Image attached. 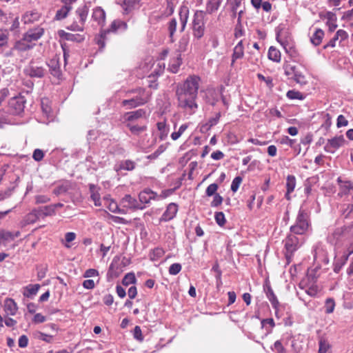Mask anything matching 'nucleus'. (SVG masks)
Segmentation results:
<instances>
[{
  "label": "nucleus",
  "instance_id": "41",
  "mask_svg": "<svg viewBox=\"0 0 353 353\" xmlns=\"http://www.w3.org/2000/svg\"><path fill=\"white\" fill-rule=\"evenodd\" d=\"M181 63L182 60L181 58V54H177L176 58H174L171 60V62L170 63L171 71L174 73L176 72Z\"/></svg>",
  "mask_w": 353,
  "mask_h": 353
},
{
  "label": "nucleus",
  "instance_id": "11",
  "mask_svg": "<svg viewBox=\"0 0 353 353\" xmlns=\"http://www.w3.org/2000/svg\"><path fill=\"white\" fill-rule=\"evenodd\" d=\"M120 204L123 207V209L125 208L127 210H143L145 208L144 205H141L139 202L130 194L125 195L121 199Z\"/></svg>",
  "mask_w": 353,
  "mask_h": 353
},
{
  "label": "nucleus",
  "instance_id": "63",
  "mask_svg": "<svg viewBox=\"0 0 353 353\" xmlns=\"http://www.w3.org/2000/svg\"><path fill=\"white\" fill-rule=\"evenodd\" d=\"M181 270V265L176 263L172 264L169 268V273L171 275H176Z\"/></svg>",
  "mask_w": 353,
  "mask_h": 353
},
{
  "label": "nucleus",
  "instance_id": "16",
  "mask_svg": "<svg viewBox=\"0 0 353 353\" xmlns=\"http://www.w3.org/2000/svg\"><path fill=\"white\" fill-rule=\"evenodd\" d=\"M43 34V30L41 28H37L34 29H32L28 30L23 35V41L27 43H31L32 41H36L39 39L41 36Z\"/></svg>",
  "mask_w": 353,
  "mask_h": 353
},
{
  "label": "nucleus",
  "instance_id": "20",
  "mask_svg": "<svg viewBox=\"0 0 353 353\" xmlns=\"http://www.w3.org/2000/svg\"><path fill=\"white\" fill-rule=\"evenodd\" d=\"M4 310L8 315L14 316L18 310L16 302L10 298H7L4 301Z\"/></svg>",
  "mask_w": 353,
  "mask_h": 353
},
{
  "label": "nucleus",
  "instance_id": "31",
  "mask_svg": "<svg viewBox=\"0 0 353 353\" xmlns=\"http://www.w3.org/2000/svg\"><path fill=\"white\" fill-rule=\"evenodd\" d=\"M70 188V184L68 181H63L58 184L57 187L53 190V194L56 196H59L66 193Z\"/></svg>",
  "mask_w": 353,
  "mask_h": 353
},
{
  "label": "nucleus",
  "instance_id": "51",
  "mask_svg": "<svg viewBox=\"0 0 353 353\" xmlns=\"http://www.w3.org/2000/svg\"><path fill=\"white\" fill-rule=\"evenodd\" d=\"M121 105L123 107H125L127 109H132L139 106V103H137L135 100L132 99L130 97H128V99L123 100Z\"/></svg>",
  "mask_w": 353,
  "mask_h": 353
},
{
  "label": "nucleus",
  "instance_id": "40",
  "mask_svg": "<svg viewBox=\"0 0 353 353\" xmlns=\"http://www.w3.org/2000/svg\"><path fill=\"white\" fill-rule=\"evenodd\" d=\"M121 28H123V29L125 30L127 28V24L123 21L115 20L112 21L110 28L106 30H109L108 33H110V32H114Z\"/></svg>",
  "mask_w": 353,
  "mask_h": 353
},
{
  "label": "nucleus",
  "instance_id": "12",
  "mask_svg": "<svg viewBox=\"0 0 353 353\" xmlns=\"http://www.w3.org/2000/svg\"><path fill=\"white\" fill-rule=\"evenodd\" d=\"M25 72L30 77L42 78L46 74V70L43 67L37 65L34 61H31L25 69Z\"/></svg>",
  "mask_w": 353,
  "mask_h": 353
},
{
  "label": "nucleus",
  "instance_id": "39",
  "mask_svg": "<svg viewBox=\"0 0 353 353\" xmlns=\"http://www.w3.org/2000/svg\"><path fill=\"white\" fill-rule=\"evenodd\" d=\"M90 190L91 192L90 198L94 201V205L101 206V203L100 194L97 191H95V187L94 185H90Z\"/></svg>",
  "mask_w": 353,
  "mask_h": 353
},
{
  "label": "nucleus",
  "instance_id": "49",
  "mask_svg": "<svg viewBox=\"0 0 353 353\" xmlns=\"http://www.w3.org/2000/svg\"><path fill=\"white\" fill-rule=\"evenodd\" d=\"M346 230L345 226L339 227L334 230L332 233V236L334 240H339L345 233Z\"/></svg>",
  "mask_w": 353,
  "mask_h": 353
},
{
  "label": "nucleus",
  "instance_id": "56",
  "mask_svg": "<svg viewBox=\"0 0 353 353\" xmlns=\"http://www.w3.org/2000/svg\"><path fill=\"white\" fill-rule=\"evenodd\" d=\"M65 39L68 41L81 42L84 40V37L80 34H74L71 33L65 34Z\"/></svg>",
  "mask_w": 353,
  "mask_h": 353
},
{
  "label": "nucleus",
  "instance_id": "44",
  "mask_svg": "<svg viewBox=\"0 0 353 353\" xmlns=\"http://www.w3.org/2000/svg\"><path fill=\"white\" fill-rule=\"evenodd\" d=\"M274 326L275 323L272 318L265 319L261 321V327L262 328L265 327L268 333H270Z\"/></svg>",
  "mask_w": 353,
  "mask_h": 353
},
{
  "label": "nucleus",
  "instance_id": "15",
  "mask_svg": "<svg viewBox=\"0 0 353 353\" xmlns=\"http://www.w3.org/2000/svg\"><path fill=\"white\" fill-rule=\"evenodd\" d=\"M178 212V205L174 203H170L162 214L161 221L167 222L173 219Z\"/></svg>",
  "mask_w": 353,
  "mask_h": 353
},
{
  "label": "nucleus",
  "instance_id": "33",
  "mask_svg": "<svg viewBox=\"0 0 353 353\" xmlns=\"http://www.w3.org/2000/svg\"><path fill=\"white\" fill-rule=\"evenodd\" d=\"M40 216L38 209L34 210L25 216L24 222L26 224H32L35 223Z\"/></svg>",
  "mask_w": 353,
  "mask_h": 353
},
{
  "label": "nucleus",
  "instance_id": "18",
  "mask_svg": "<svg viewBox=\"0 0 353 353\" xmlns=\"http://www.w3.org/2000/svg\"><path fill=\"white\" fill-rule=\"evenodd\" d=\"M146 112L143 109H139L135 111L127 112L124 115V119L127 123H135L141 118L145 117Z\"/></svg>",
  "mask_w": 353,
  "mask_h": 353
},
{
  "label": "nucleus",
  "instance_id": "14",
  "mask_svg": "<svg viewBox=\"0 0 353 353\" xmlns=\"http://www.w3.org/2000/svg\"><path fill=\"white\" fill-rule=\"evenodd\" d=\"M157 198L158 194L156 192L149 188H146L139 193V201H138L143 205V204L149 203L151 200H157Z\"/></svg>",
  "mask_w": 353,
  "mask_h": 353
},
{
  "label": "nucleus",
  "instance_id": "61",
  "mask_svg": "<svg viewBox=\"0 0 353 353\" xmlns=\"http://www.w3.org/2000/svg\"><path fill=\"white\" fill-rule=\"evenodd\" d=\"M218 184L216 183H212L210 185L208 186L205 190V194L208 196H211L214 194H216V192L218 190Z\"/></svg>",
  "mask_w": 353,
  "mask_h": 353
},
{
  "label": "nucleus",
  "instance_id": "4",
  "mask_svg": "<svg viewBox=\"0 0 353 353\" xmlns=\"http://www.w3.org/2000/svg\"><path fill=\"white\" fill-rule=\"evenodd\" d=\"M313 270H309L307 278L302 280L299 283V288L305 290V293L310 296H315L319 292V288L318 285L314 284L316 281V277L314 274L312 273Z\"/></svg>",
  "mask_w": 353,
  "mask_h": 353
},
{
  "label": "nucleus",
  "instance_id": "62",
  "mask_svg": "<svg viewBox=\"0 0 353 353\" xmlns=\"http://www.w3.org/2000/svg\"><path fill=\"white\" fill-rule=\"evenodd\" d=\"M294 79L296 83L301 85H304L307 82L305 80V77L301 72H299L297 70L294 74Z\"/></svg>",
  "mask_w": 353,
  "mask_h": 353
},
{
  "label": "nucleus",
  "instance_id": "57",
  "mask_svg": "<svg viewBox=\"0 0 353 353\" xmlns=\"http://www.w3.org/2000/svg\"><path fill=\"white\" fill-rule=\"evenodd\" d=\"M108 209L110 211L114 213L125 214L126 212L124 209H121L118 207L117 204L114 201H111L109 204Z\"/></svg>",
  "mask_w": 353,
  "mask_h": 353
},
{
  "label": "nucleus",
  "instance_id": "35",
  "mask_svg": "<svg viewBox=\"0 0 353 353\" xmlns=\"http://www.w3.org/2000/svg\"><path fill=\"white\" fill-rule=\"evenodd\" d=\"M281 52L276 48L271 46L268 50V58L276 63L281 61Z\"/></svg>",
  "mask_w": 353,
  "mask_h": 353
},
{
  "label": "nucleus",
  "instance_id": "37",
  "mask_svg": "<svg viewBox=\"0 0 353 353\" xmlns=\"http://www.w3.org/2000/svg\"><path fill=\"white\" fill-rule=\"evenodd\" d=\"M40 216H48L55 214V211L52 205L41 207L38 209Z\"/></svg>",
  "mask_w": 353,
  "mask_h": 353
},
{
  "label": "nucleus",
  "instance_id": "24",
  "mask_svg": "<svg viewBox=\"0 0 353 353\" xmlns=\"http://www.w3.org/2000/svg\"><path fill=\"white\" fill-rule=\"evenodd\" d=\"M139 1L140 0H117V3L121 5L125 14L131 12Z\"/></svg>",
  "mask_w": 353,
  "mask_h": 353
},
{
  "label": "nucleus",
  "instance_id": "58",
  "mask_svg": "<svg viewBox=\"0 0 353 353\" xmlns=\"http://www.w3.org/2000/svg\"><path fill=\"white\" fill-rule=\"evenodd\" d=\"M42 111L47 117H49L52 112L51 107L48 105V99H42L41 101Z\"/></svg>",
  "mask_w": 353,
  "mask_h": 353
},
{
  "label": "nucleus",
  "instance_id": "27",
  "mask_svg": "<svg viewBox=\"0 0 353 353\" xmlns=\"http://www.w3.org/2000/svg\"><path fill=\"white\" fill-rule=\"evenodd\" d=\"M223 0H208L206 3L205 8V14H212L213 12L217 11L222 3Z\"/></svg>",
  "mask_w": 353,
  "mask_h": 353
},
{
  "label": "nucleus",
  "instance_id": "7",
  "mask_svg": "<svg viewBox=\"0 0 353 353\" xmlns=\"http://www.w3.org/2000/svg\"><path fill=\"white\" fill-rule=\"evenodd\" d=\"M125 96L135 100L136 102L139 103V106H140L145 104L150 101L151 93L145 91L144 88H138L137 89L127 91Z\"/></svg>",
  "mask_w": 353,
  "mask_h": 353
},
{
  "label": "nucleus",
  "instance_id": "32",
  "mask_svg": "<svg viewBox=\"0 0 353 353\" xmlns=\"http://www.w3.org/2000/svg\"><path fill=\"white\" fill-rule=\"evenodd\" d=\"M323 37L324 32L321 29L318 28L311 37L310 41L314 46H317L321 43Z\"/></svg>",
  "mask_w": 353,
  "mask_h": 353
},
{
  "label": "nucleus",
  "instance_id": "22",
  "mask_svg": "<svg viewBox=\"0 0 353 353\" xmlns=\"http://www.w3.org/2000/svg\"><path fill=\"white\" fill-rule=\"evenodd\" d=\"M92 18L99 26H103L105 20V12L101 8L97 7L93 10Z\"/></svg>",
  "mask_w": 353,
  "mask_h": 353
},
{
  "label": "nucleus",
  "instance_id": "64",
  "mask_svg": "<svg viewBox=\"0 0 353 353\" xmlns=\"http://www.w3.org/2000/svg\"><path fill=\"white\" fill-rule=\"evenodd\" d=\"M133 336L134 338L139 342H142L143 341L142 331L139 326L137 325L134 328Z\"/></svg>",
  "mask_w": 353,
  "mask_h": 353
},
{
  "label": "nucleus",
  "instance_id": "53",
  "mask_svg": "<svg viewBox=\"0 0 353 353\" xmlns=\"http://www.w3.org/2000/svg\"><path fill=\"white\" fill-rule=\"evenodd\" d=\"M26 41H17L14 46V48L19 51H25L31 49L33 46L26 43Z\"/></svg>",
  "mask_w": 353,
  "mask_h": 353
},
{
  "label": "nucleus",
  "instance_id": "13",
  "mask_svg": "<svg viewBox=\"0 0 353 353\" xmlns=\"http://www.w3.org/2000/svg\"><path fill=\"white\" fill-rule=\"evenodd\" d=\"M47 65L49 68L50 74L57 79H60L61 76L60 58L57 55L54 56L51 59L49 60V61L47 63Z\"/></svg>",
  "mask_w": 353,
  "mask_h": 353
},
{
  "label": "nucleus",
  "instance_id": "1",
  "mask_svg": "<svg viewBox=\"0 0 353 353\" xmlns=\"http://www.w3.org/2000/svg\"><path fill=\"white\" fill-rule=\"evenodd\" d=\"M200 83L199 77L191 75L183 83L176 86V96L178 107L189 115L194 114L199 108L196 99Z\"/></svg>",
  "mask_w": 353,
  "mask_h": 353
},
{
  "label": "nucleus",
  "instance_id": "9",
  "mask_svg": "<svg viewBox=\"0 0 353 353\" xmlns=\"http://www.w3.org/2000/svg\"><path fill=\"white\" fill-rule=\"evenodd\" d=\"M26 99L21 94L11 98L9 101V108L12 114H20L24 110Z\"/></svg>",
  "mask_w": 353,
  "mask_h": 353
},
{
  "label": "nucleus",
  "instance_id": "26",
  "mask_svg": "<svg viewBox=\"0 0 353 353\" xmlns=\"http://www.w3.org/2000/svg\"><path fill=\"white\" fill-rule=\"evenodd\" d=\"M264 290H265L266 296H267L268 300L270 301V302L271 303L273 308L274 310H277V307H279V302L276 295L274 294L271 286L267 285L266 287H265Z\"/></svg>",
  "mask_w": 353,
  "mask_h": 353
},
{
  "label": "nucleus",
  "instance_id": "45",
  "mask_svg": "<svg viewBox=\"0 0 353 353\" xmlns=\"http://www.w3.org/2000/svg\"><path fill=\"white\" fill-rule=\"evenodd\" d=\"M220 117L221 112H217L214 117H212L208 119V122L203 126V128H205L206 130L210 129L218 123Z\"/></svg>",
  "mask_w": 353,
  "mask_h": 353
},
{
  "label": "nucleus",
  "instance_id": "55",
  "mask_svg": "<svg viewBox=\"0 0 353 353\" xmlns=\"http://www.w3.org/2000/svg\"><path fill=\"white\" fill-rule=\"evenodd\" d=\"M165 252L161 248H156L153 250L152 255L151 256V260L157 261L164 254Z\"/></svg>",
  "mask_w": 353,
  "mask_h": 353
},
{
  "label": "nucleus",
  "instance_id": "5",
  "mask_svg": "<svg viewBox=\"0 0 353 353\" xmlns=\"http://www.w3.org/2000/svg\"><path fill=\"white\" fill-rule=\"evenodd\" d=\"M276 39L278 42L283 47L285 52L290 57L292 60L295 62H300L301 61V57L294 45L288 41L287 38H283L279 32H276Z\"/></svg>",
  "mask_w": 353,
  "mask_h": 353
},
{
  "label": "nucleus",
  "instance_id": "25",
  "mask_svg": "<svg viewBox=\"0 0 353 353\" xmlns=\"http://www.w3.org/2000/svg\"><path fill=\"white\" fill-rule=\"evenodd\" d=\"M126 127L130 130V132L134 135H139L147 130L145 125H140L135 123H127Z\"/></svg>",
  "mask_w": 353,
  "mask_h": 353
},
{
  "label": "nucleus",
  "instance_id": "2",
  "mask_svg": "<svg viewBox=\"0 0 353 353\" xmlns=\"http://www.w3.org/2000/svg\"><path fill=\"white\" fill-rule=\"evenodd\" d=\"M311 228L310 213L303 208L299 210L295 223L290 227V232L294 234H305Z\"/></svg>",
  "mask_w": 353,
  "mask_h": 353
},
{
  "label": "nucleus",
  "instance_id": "50",
  "mask_svg": "<svg viewBox=\"0 0 353 353\" xmlns=\"http://www.w3.org/2000/svg\"><path fill=\"white\" fill-rule=\"evenodd\" d=\"M335 307L334 300L332 298L326 299L325 303V312L327 314L332 313Z\"/></svg>",
  "mask_w": 353,
  "mask_h": 353
},
{
  "label": "nucleus",
  "instance_id": "46",
  "mask_svg": "<svg viewBox=\"0 0 353 353\" xmlns=\"http://www.w3.org/2000/svg\"><path fill=\"white\" fill-rule=\"evenodd\" d=\"M286 96L290 99L303 100V99H305V96H304V94L303 93H301L299 91L294 90H289L287 92Z\"/></svg>",
  "mask_w": 353,
  "mask_h": 353
},
{
  "label": "nucleus",
  "instance_id": "10",
  "mask_svg": "<svg viewBox=\"0 0 353 353\" xmlns=\"http://www.w3.org/2000/svg\"><path fill=\"white\" fill-rule=\"evenodd\" d=\"M345 142V140L343 135L334 137L327 140L324 150L328 153H334L339 148L343 146Z\"/></svg>",
  "mask_w": 353,
  "mask_h": 353
},
{
  "label": "nucleus",
  "instance_id": "19",
  "mask_svg": "<svg viewBox=\"0 0 353 353\" xmlns=\"http://www.w3.org/2000/svg\"><path fill=\"white\" fill-rule=\"evenodd\" d=\"M20 234L19 232H12L10 231L2 230L0 231V244L6 245L7 243L13 241Z\"/></svg>",
  "mask_w": 353,
  "mask_h": 353
},
{
  "label": "nucleus",
  "instance_id": "6",
  "mask_svg": "<svg viewBox=\"0 0 353 353\" xmlns=\"http://www.w3.org/2000/svg\"><path fill=\"white\" fill-rule=\"evenodd\" d=\"M88 12L89 7L87 5L83 4L79 6L75 11L76 14L79 19V22H73L68 27V29L72 31H83Z\"/></svg>",
  "mask_w": 353,
  "mask_h": 353
},
{
  "label": "nucleus",
  "instance_id": "34",
  "mask_svg": "<svg viewBox=\"0 0 353 353\" xmlns=\"http://www.w3.org/2000/svg\"><path fill=\"white\" fill-rule=\"evenodd\" d=\"M177 21L175 18H172L170 20L168 23V30L169 32V37L170 38L171 42H174V36L176 31Z\"/></svg>",
  "mask_w": 353,
  "mask_h": 353
},
{
  "label": "nucleus",
  "instance_id": "54",
  "mask_svg": "<svg viewBox=\"0 0 353 353\" xmlns=\"http://www.w3.org/2000/svg\"><path fill=\"white\" fill-rule=\"evenodd\" d=\"M242 181L243 178L240 176H237L233 179L230 187L233 192H236L238 190Z\"/></svg>",
  "mask_w": 353,
  "mask_h": 353
},
{
  "label": "nucleus",
  "instance_id": "29",
  "mask_svg": "<svg viewBox=\"0 0 353 353\" xmlns=\"http://www.w3.org/2000/svg\"><path fill=\"white\" fill-rule=\"evenodd\" d=\"M40 288L39 284L28 285L24 288L23 294L27 298H31L36 295Z\"/></svg>",
  "mask_w": 353,
  "mask_h": 353
},
{
  "label": "nucleus",
  "instance_id": "36",
  "mask_svg": "<svg viewBox=\"0 0 353 353\" xmlns=\"http://www.w3.org/2000/svg\"><path fill=\"white\" fill-rule=\"evenodd\" d=\"M72 8V7H67L63 5L59 10L57 11L54 19L56 20H62L66 18Z\"/></svg>",
  "mask_w": 353,
  "mask_h": 353
},
{
  "label": "nucleus",
  "instance_id": "42",
  "mask_svg": "<svg viewBox=\"0 0 353 353\" xmlns=\"http://www.w3.org/2000/svg\"><path fill=\"white\" fill-rule=\"evenodd\" d=\"M319 347L318 353H327V352L330 348V343H328L327 339H325L323 337L320 338L319 341Z\"/></svg>",
  "mask_w": 353,
  "mask_h": 353
},
{
  "label": "nucleus",
  "instance_id": "21",
  "mask_svg": "<svg viewBox=\"0 0 353 353\" xmlns=\"http://www.w3.org/2000/svg\"><path fill=\"white\" fill-rule=\"evenodd\" d=\"M244 55V47L243 44V41L241 40L234 48L233 53L232 55V63L231 65L232 66L236 61V60L239 59H241Z\"/></svg>",
  "mask_w": 353,
  "mask_h": 353
},
{
  "label": "nucleus",
  "instance_id": "23",
  "mask_svg": "<svg viewBox=\"0 0 353 353\" xmlns=\"http://www.w3.org/2000/svg\"><path fill=\"white\" fill-rule=\"evenodd\" d=\"M135 162L131 160H125L114 165V170L119 172L121 170L132 171L135 168Z\"/></svg>",
  "mask_w": 353,
  "mask_h": 353
},
{
  "label": "nucleus",
  "instance_id": "47",
  "mask_svg": "<svg viewBox=\"0 0 353 353\" xmlns=\"http://www.w3.org/2000/svg\"><path fill=\"white\" fill-rule=\"evenodd\" d=\"M188 123L182 124L177 132H174L171 134V139L173 141L177 140L183 134V133L188 129Z\"/></svg>",
  "mask_w": 353,
  "mask_h": 353
},
{
  "label": "nucleus",
  "instance_id": "48",
  "mask_svg": "<svg viewBox=\"0 0 353 353\" xmlns=\"http://www.w3.org/2000/svg\"><path fill=\"white\" fill-rule=\"evenodd\" d=\"M283 69L285 75L290 76L294 74L296 72V67L290 64L288 61H285L283 63Z\"/></svg>",
  "mask_w": 353,
  "mask_h": 353
},
{
  "label": "nucleus",
  "instance_id": "38",
  "mask_svg": "<svg viewBox=\"0 0 353 353\" xmlns=\"http://www.w3.org/2000/svg\"><path fill=\"white\" fill-rule=\"evenodd\" d=\"M190 37L188 34H184L179 41L178 50L179 52H185L188 49L189 45Z\"/></svg>",
  "mask_w": 353,
  "mask_h": 353
},
{
  "label": "nucleus",
  "instance_id": "52",
  "mask_svg": "<svg viewBox=\"0 0 353 353\" xmlns=\"http://www.w3.org/2000/svg\"><path fill=\"white\" fill-rule=\"evenodd\" d=\"M109 30H101L100 32V35L98 38H97V43L99 45L100 48H103L105 47V40L106 38V35Z\"/></svg>",
  "mask_w": 353,
  "mask_h": 353
},
{
  "label": "nucleus",
  "instance_id": "59",
  "mask_svg": "<svg viewBox=\"0 0 353 353\" xmlns=\"http://www.w3.org/2000/svg\"><path fill=\"white\" fill-rule=\"evenodd\" d=\"M214 218L216 223L220 226H223L226 222L225 214L222 212H216Z\"/></svg>",
  "mask_w": 353,
  "mask_h": 353
},
{
  "label": "nucleus",
  "instance_id": "43",
  "mask_svg": "<svg viewBox=\"0 0 353 353\" xmlns=\"http://www.w3.org/2000/svg\"><path fill=\"white\" fill-rule=\"evenodd\" d=\"M137 282L134 273L129 272L126 274L122 279V283L123 285L128 286L130 284H134Z\"/></svg>",
  "mask_w": 353,
  "mask_h": 353
},
{
  "label": "nucleus",
  "instance_id": "30",
  "mask_svg": "<svg viewBox=\"0 0 353 353\" xmlns=\"http://www.w3.org/2000/svg\"><path fill=\"white\" fill-rule=\"evenodd\" d=\"M157 127L159 131V138L161 140L165 139L169 132V128L166 124V121L164 119L163 121H159L157 123Z\"/></svg>",
  "mask_w": 353,
  "mask_h": 353
},
{
  "label": "nucleus",
  "instance_id": "17",
  "mask_svg": "<svg viewBox=\"0 0 353 353\" xmlns=\"http://www.w3.org/2000/svg\"><path fill=\"white\" fill-rule=\"evenodd\" d=\"M189 8L187 6L183 5L180 7L179 15L180 22V32H183L185 29L188 18H189Z\"/></svg>",
  "mask_w": 353,
  "mask_h": 353
},
{
  "label": "nucleus",
  "instance_id": "60",
  "mask_svg": "<svg viewBox=\"0 0 353 353\" xmlns=\"http://www.w3.org/2000/svg\"><path fill=\"white\" fill-rule=\"evenodd\" d=\"M320 17L322 19H327V22L336 21V16L334 13L327 11L324 14H321Z\"/></svg>",
  "mask_w": 353,
  "mask_h": 353
},
{
  "label": "nucleus",
  "instance_id": "8",
  "mask_svg": "<svg viewBox=\"0 0 353 353\" xmlns=\"http://www.w3.org/2000/svg\"><path fill=\"white\" fill-rule=\"evenodd\" d=\"M299 241L294 234H289L285 240V258L290 262L293 253L299 248Z\"/></svg>",
  "mask_w": 353,
  "mask_h": 353
},
{
  "label": "nucleus",
  "instance_id": "28",
  "mask_svg": "<svg viewBox=\"0 0 353 353\" xmlns=\"http://www.w3.org/2000/svg\"><path fill=\"white\" fill-rule=\"evenodd\" d=\"M296 186V178L294 175H288L286 178V188L287 192L285 194V197L288 199H290L289 194L292 193L295 188Z\"/></svg>",
  "mask_w": 353,
  "mask_h": 353
},
{
  "label": "nucleus",
  "instance_id": "3",
  "mask_svg": "<svg viewBox=\"0 0 353 353\" xmlns=\"http://www.w3.org/2000/svg\"><path fill=\"white\" fill-rule=\"evenodd\" d=\"M205 12L203 10H196L192 22V30L194 41H199L205 32Z\"/></svg>",
  "mask_w": 353,
  "mask_h": 353
}]
</instances>
